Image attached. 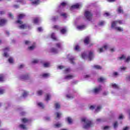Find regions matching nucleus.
<instances>
[{
    "mask_svg": "<svg viewBox=\"0 0 130 130\" xmlns=\"http://www.w3.org/2000/svg\"><path fill=\"white\" fill-rule=\"evenodd\" d=\"M61 123H57L54 125V127H56V128H58V127H60L61 126Z\"/></svg>",
    "mask_w": 130,
    "mask_h": 130,
    "instance_id": "nucleus-31",
    "label": "nucleus"
},
{
    "mask_svg": "<svg viewBox=\"0 0 130 130\" xmlns=\"http://www.w3.org/2000/svg\"><path fill=\"white\" fill-rule=\"evenodd\" d=\"M39 62V60L37 59H35L32 61V63L35 64V63H38Z\"/></svg>",
    "mask_w": 130,
    "mask_h": 130,
    "instance_id": "nucleus-39",
    "label": "nucleus"
},
{
    "mask_svg": "<svg viewBox=\"0 0 130 130\" xmlns=\"http://www.w3.org/2000/svg\"><path fill=\"white\" fill-rule=\"evenodd\" d=\"M49 76H50V75L48 73H45V74H43V78H48V77H49Z\"/></svg>",
    "mask_w": 130,
    "mask_h": 130,
    "instance_id": "nucleus-37",
    "label": "nucleus"
},
{
    "mask_svg": "<svg viewBox=\"0 0 130 130\" xmlns=\"http://www.w3.org/2000/svg\"><path fill=\"white\" fill-rule=\"evenodd\" d=\"M81 121L84 122L83 124V127L86 129L90 128L92 125H93V122L90 120H89L87 118H83L81 119Z\"/></svg>",
    "mask_w": 130,
    "mask_h": 130,
    "instance_id": "nucleus-3",
    "label": "nucleus"
},
{
    "mask_svg": "<svg viewBox=\"0 0 130 130\" xmlns=\"http://www.w3.org/2000/svg\"><path fill=\"white\" fill-rule=\"evenodd\" d=\"M34 22L35 24H37L39 22V18H36L34 20Z\"/></svg>",
    "mask_w": 130,
    "mask_h": 130,
    "instance_id": "nucleus-46",
    "label": "nucleus"
},
{
    "mask_svg": "<svg viewBox=\"0 0 130 130\" xmlns=\"http://www.w3.org/2000/svg\"><path fill=\"white\" fill-rule=\"evenodd\" d=\"M103 94L104 96H106V95H108V91H104Z\"/></svg>",
    "mask_w": 130,
    "mask_h": 130,
    "instance_id": "nucleus-62",
    "label": "nucleus"
},
{
    "mask_svg": "<svg viewBox=\"0 0 130 130\" xmlns=\"http://www.w3.org/2000/svg\"><path fill=\"white\" fill-rule=\"evenodd\" d=\"M50 97H51V95H50L49 94H47L45 98L46 101H48L50 100Z\"/></svg>",
    "mask_w": 130,
    "mask_h": 130,
    "instance_id": "nucleus-26",
    "label": "nucleus"
},
{
    "mask_svg": "<svg viewBox=\"0 0 130 130\" xmlns=\"http://www.w3.org/2000/svg\"><path fill=\"white\" fill-rule=\"evenodd\" d=\"M107 48H108V46L105 45L102 48H99L98 50V52H99V53H101V52H104L105 50H107Z\"/></svg>",
    "mask_w": 130,
    "mask_h": 130,
    "instance_id": "nucleus-8",
    "label": "nucleus"
},
{
    "mask_svg": "<svg viewBox=\"0 0 130 130\" xmlns=\"http://www.w3.org/2000/svg\"><path fill=\"white\" fill-rule=\"evenodd\" d=\"M63 68H64V67H63L62 66H59L58 67V69H59V70H62V69H63Z\"/></svg>",
    "mask_w": 130,
    "mask_h": 130,
    "instance_id": "nucleus-60",
    "label": "nucleus"
},
{
    "mask_svg": "<svg viewBox=\"0 0 130 130\" xmlns=\"http://www.w3.org/2000/svg\"><path fill=\"white\" fill-rule=\"evenodd\" d=\"M8 61L10 63H14V59L12 57H10L8 59Z\"/></svg>",
    "mask_w": 130,
    "mask_h": 130,
    "instance_id": "nucleus-34",
    "label": "nucleus"
},
{
    "mask_svg": "<svg viewBox=\"0 0 130 130\" xmlns=\"http://www.w3.org/2000/svg\"><path fill=\"white\" fill-rule=\"evenodd\" d=\"M93 68L96 70H101L102 69V68L99 65H95L93 66Z\"/></svg>",
    "mask_w": 130,
    "mask_h": 130,
    "instance_id": "nucleus-29",
    "label": "nucleus"
},
{
    "mask_svg": "<svg viewBox=\"0 0 130 130\" xmlns=\"http://www.w3.org/2000/svg\"><path fill=\"white\" fill-rule=\"evenodd\" d=\"M26 15L24 14H20L18 16V20L16 21V24H18L19 29H26L27 24H23V22L21 21V19H24Z\"/></svg>",
    "mask_w": 130,
    "mask_h": 130,
    "instance_id": "nucleus-1",
    "label": "nucleus"
},
{
    "mask_svg": "<svg viewBox=\"0 0 130 130\" xmlns=\"http://www.w3.org/2000/svg\"><path fill=\"white\" fill-rule=\"evenodd\" d=\"M74 78V76L72 75H69L64 77L65 80H72Z\"/></svg>",
    "mask_w": 130,
    "mask_h": 130,
    "instance_id": "nucleus-17",
    "label": "nucleus"
},
{
    "mask_svg": "<svg viewBox=\"0 0 130 130\" xmlns=\"http://www.w3.org/2000/svg\"><path fill=\"white\" fill-rule=\"evenodd\" d=\"M118 13L119 14H122L123 13V10H122V9H121V7H119L118 8Z\"/></svg>",
    "mask_w": 130,
    "mask_h": 130,
    "instance_id": "nucleus-23",
    "label": "nucleus"
},
{
    "mask_svg": "<svg viewBox=\"0 0 130 130\" xmlns=\"http://www.w3.org/2000/svg\"><path fill=\"white\" fill-rule=\"evenodd\" d=\"M89 108L91 110H93V109H94V108H96V106H91Z\"/></svg>",
    "mask_w": 130,
    "mask_h": 130,
    "instance_id": "nucleus-55",
    "label": "nucleus"
},
{
    "mask_svg": "<svg viewBox=\"0 0 130 130\" xmlns=\"http://www.w3.org/2000/svg\"><path fill=\"white\" fill-rule=\"evenodd\" d=\"M89 42H90V38L87 37L84 39V43L85 44H89Z\"/></svg>",
    "mask_w": 130,
    "mask_h": 130,
    "instance_id": "nucleus-19",
    "label": "nucleus"
},
{
    "mask_svg": "<svg viewBox=\"0 0 130 130\" xmlns=\"http://www.w3.org/2000/svg\"><path fill=\"white\" fill-rule=\"evenodd\" d=\"M85 28H86L85 25H78L77 26V29L78 30H84V29H85Z\"/></svg>",
    "mask_w": 130,
    "mask_h": 130,
    "instance_id": "nucleus-15",
    "label": "nucleus"
},
{
    "mask_svg": "<svg viewBox=\"0 0 130 130\" xmlns=\"http://www.w3.org/2000/svg\"><path fill=\"white\" fill-rule=\"evenodd\" d=\"M30 41H25V44L26 45H28V44H30Z\"/></svg>",
    "mask_w": 130,
    "mask_h": 130,
    "instance_id": "nucleus-63",
    "label": "nucleus"
},
{
    "mask_svg": "<svg viewBox=\"0 0 130 130\" xmlns=\"http://www.w3.org/2000/svg\"><path fill=\"white\" fill-rule=\"evenodd\" d=\"M38 106H39V107H40V108H42V109L44 108V105H43L42 103H38Z\"/></svg>",
    "mask_w": 130,
    "mask_h": 130,
    "instance_id": "nucleus-30",
    "label": "nucleus"
},
{
    "mask_svg": "<svg viewBox=\"0 0 130 130\" xmlns=\"http://www.w3.org/2000/svg\"><path fill=\"white\" fill-rule=\"evenodd\" d=\"M67 32V28H62L60 30V33L61 34H64Z\"/></svg>",
    "mask_w": 130,
    "mask_h": 130,
    "instance_id": "nucleus-36",
    "label": "nucleus"
},
{
    "mask_svg": "<svg viewBox=\"0 0 130 130\" xmlns=\"http://www.w3.org/2000/svg\"><path fill=\"white\" fill-rule=\"evenodd\" d=\"M101 108H102L101 106H98V107H96L95 109V112H98L100 111V109H101Z\"/></svg>",
    "mask_w": 130,
    "mask_h": 130,
    "instance_id": "nucleus-33",
    "label": "nucleus"
},
{
    "mask_svg": "<svg viewBox=\"0 0 130 130\" xmlns=\"http://www.w3.org/2000/svg\"><path fill=\"white\" fill-rule=\"evenodd\" d=\"M56 47L55 48H52L50 49V52H52V53H58V51H59V49H61L62 48V44L61 43H58L55 44Z\"/></svg>",
    "mask_w": 130,
    "mask_h": 130,
    "instance_id": "nucleus-4",
    "label": "nucleus"
},
{
    "mask_svg": "<svg viewBox=\"0 0 130 130\" xmlns=\"http://www.w3.org/2000/svg\"><path fill=\"white\" fill-rule=\"evenodd\" d=\"M5 80V76L4 75H0V82H3Z\"/></svg>",
    "mask_w": 130,
    "mask_h": 130,
    "instance_id": "nucleus-27",
    "label": "nucleus"
},
{
    "mask_svg": "<svg viewBox=\"0 0 130 130\" xmlns=\"http://www.w3.org/2000/svg\"><path fill=\"white\" fill-rule=\"evenodd\" d=\"M30 1H31L32 5L35 6L37 5H39V4H40V1L39 0H30Z\"/></svg>",
    "mask_w": 130,
    "mask_h": 130,
    "instance_id": "nucleus-12",
    "label": "nucleus"
},
{
    "mask_svg": "<svg viewBox=\"0 0 130 130\" xmlns=\"http://www.w3.org/2000/svg\"><path fill=\"white\" fill-rule=\"evenodd\" d=\"M84 16L88 21H91V20H92V14L91 12L89 11H86L85 12Z\"/></svg>",
    "mask_w": 130,
    "mask_h": 130,
    "instance_id": "nucleus-6",
    "label": "nucleus"
},
{
    "mask_svg": "<svg viewBox=\"0 0 130 130\" xmlns=\"http://www.w3.org/2000/svg\"><path fill=\"white\" fill-rule=\"evenodd\" d=\"M74 49L75 50H76V51H79V50H80V46H79V45H76L74 47Z\"/></svg>",
    "mask_w": 130,
    "mask_h": 130,
    "instance_id": "nucleus-43",
    "label": "nucleus"
},
{
    "mask_svg": "<svg viewBox=\"0 0 130 130\" xmlns=\"http://www.w3.org/2000/svg\"><path fill=\"white\" fill-rule=\"evenodd\" d=\"M43 66L44 67V68H48L50 66V64L48 62H45L43 64Z\"/></svg>",
    "mask_w": 130,
    "mask_h": 130,
    "instance_id": "nucleus-32",
    "label": "nucleus"
},
{
    "mask_svg": "<svg viewBox=\"0 0 130 130\" xmlns=\"http://www.w3.org/2000/svg\"><path fill=\"white\" fill-rule=\"evenodd\" d=\"M117 24H122V21L121 20H117L115 21H113L111 23V28L114 29L116 31H118L119 32H122L123 29L120 27H116Z\"/></svg>",
    "mask_w": 130,
    "mask_h": 130,
    "instance_id": "nucleus-2",
    "label": "nucleus"
},
{
    "mask_svg": "<svg viewBox=\"0 0 130 130\" xmlns=\"http://www.w3.org/2000/svg\"><path fill=\"white\" fill-rule=\"evenodd\" d=\"M120 70L121 72L123 71H125V70H126V67H121L120 68Z\"/></svg>",
    "mask_w": 130,
    "mask_h": 130,
    "instance_id": "nucleus-47",
    "label": "nucleus"
},
{
    "mask_svg": "<svg viewBox=\"0 0 130 130\" xmlns=\"http://www.w3.org/2000/svg\"><path fill=\"white\" fill-rule=\"evenodd\" d=\"M21 121L23 123H28V122H30V120L24 118L21 119Z\"/></svg>",
    "mask_w": 130,
    "mask_h": 130,
    "instance_id": "nucleus-16",
    "label": "nucleus"
},
{
    "mask_svg": "<svg viewBox=\"0 0 130 130\" xmlns=\"http://www.w3.org/2000/svg\"><path fill=\"white\" fill-rule=\"evenodd\" d=\"M105 24V22L104 21H101L98 23L99 26H104V25Z\"/></svg>",
    "mask_w": 130,
    "mask_h": 130,
    "instance_id": "nucleus-35",
    "label": "nucleus"
},
{
    "mask_svg": "<svg viewBox=\"0 0 130 130\" xmlns=\"http://www.w3.org/2000/svg\"><path fill=\"white\" fill-rule=\"evenodd\" d=\"M81 56L82 58H88L89 60H92L93 57V52L91 51H89L88 55H87L86 53H83L81 55Z\"/></svg>",
    "mask_w": 130,
    "mask_h": 130,
    "instance_id": "nucleus-5",
    "label": "nucleus"
},
{
    "mask_svg": "<svg viewBox=\"0 0 130 130\" xmlns=\"http://www.w3.org/2000/svg\"><path fill=\"white\" fill-rule=\"evenodd\" d=\"M8 16L9 17H10V18H11V19H13V14H12V13H9L8 14Z\"/></svg>",
    "mask_w": 130,
    "mask_h": 130,
    "instance_id": "nucleus-58",
    "label": "nucleus"
},
{
    "mask_svg": "<svg viewBox=\"0 0 130 130\" xmlns=\"http://www.w3.org/2000/svg\"><path fill=\"white\" fill-rule=\"evenodd\" d=\"M119 59L120 60H122V59H125V56L122 55L121 56L119 57Z\"/></svg>",
    "mask_w": 130,
    "mask_h": 130,
    "instance_id": "nucleus-42",
    "label": "nucleus"
},
{
    "mask_svg": "<svg viewBox=\"0 0 130 130\" xmlns=\"http://www.w3.org/2000/svg\"><path fill=\"white\" fill-rule=\"evenodd\" d=\"M19 127L21 129L27 130L28 129V128H27V126H26V125H25L24 124H21L19 125Z\"/></svg>",
    "mask_w": 130,
    "mask_h": 130,
    "instance_id": "nucleus-14",
    "label": "nucleus"
},
{
    "mask_svg": "<svg viewBox=\"0 0 130 130\" xmlns=\"http://www.w3.org/2000/svg\"><path fill=\"white\" fill-rule=\"evenodd\" d=\"M55 107L56 109H59V108H60V105L59 103H57L55 104Z\"/></svg>",
    "mask_w": 130,
    "mask_h": 130,
    "instance_id": "nucleus-24",
    "label": "nucleus"
},
{
    "mask_svg": "<svg viewBox=\"0 0 130 130\" xmlns=\"http://www.w3.org/2000/svg\"><path fill=\"white\" fill-rule=\"evenodd\" d=\"M123 118V115L122 114H121L119 116V119H122Z\"/></svg>",
    "mask_w": 130,
    "mask_h": 130,
    "instance_id": "nucleus-61",
    "label": "nucleus"
},
{
    "mask_svg": "<svg viewBox=\"0 0 130 130\" xmlns=\"http://www.w3.org/2000/svg\"><path fill=\"white\" fill-rule=\"evenodd\" d=\"M51 37L52 39H53V40H57V38H56V37H55L54 33H52L51 34Z\"/></svg>",
    "mask_w": 130,
    "mask_h": 130,
    "instance_id": "nucleus-22",
    "label": "nucleus"
},
{
    "mask_svg": "<svg viewBox=\"0 0 130 130\" xmlns=\"http://www.w3.org/2000/svg\"><path fill=\"white\" fill-rule=\"evenodd\" d=\"M81 7H82V4H81L80 3H78L77 4L73 5L71 7V10H74V9H80V8H81Z\"/></svg>",
    "mask_w": 130,
    "mask_h": 130,
    "instance_id": "nucleus-9",
    "label": "nucleus"
},
{
    "mask_svg": "<svg viewBox=\"0 0 130 130\" xmlns=\"http://www.w3.org/2000/svg\"><path fill=\"white\" fill-rule=\"evenodd\" d=\"M114 128H117V126H118V123L117 122H115L113 125Z\"/></svg>",
    "mask_w": 130,
    "mask_h": 130,
    "instance_id": "nucleus-44",
    "label": "nucleus"
},
{
    "mask_svg": "<svg viewBox=\"0 0 130 130\" xmlns=\"http://www.w3.org/2000/svg\"><path fill=\"white\" fill-rule=\"evenodd\" d=\"M69 59L71 63H72L73 64H74L75 63V62H74V60H75V57H69Z\"/></svg>",
    "mask_w": 130,
    "mask_h": 130,
    "instance_id": "nucleus-20",
    "label": "nucleus"
},
{
    "mask_svg": "<svg viewBox=\"0 0 130 130\" xmlns=\"http://www.w3.org/2000/svg\"><path fill=\"white\" fill-rule=\"evenodd\" d=\"M126 62H129L130 61V56H128L125 59Z\"/></svg>",
    "mask_w": 130,
    "mask_h": 130,
    "instance_id": "nucleus-51",
    "label": "nucleus"
},
{
    "mask_svg": "<svg viewBox=\"0 0 130 130\" xmlns=\"http://www.w3.org/2000/svg\"><path fill=\"white\" fill-rule=\"evenodd\" d=\"M118 76H119V74L117 72L113 73V77L116 78V77H118Z\"/></svg>",
    "mask_w": 130,
    "mask_h": 130,
    "instance_id": "nucleus-38",
    "label": "nucleus"
},
{
    "mask_svg": "<svg viewBox=\"0 0 130 130\" xmlns=\"http://www.w3.org/2000/svg\"><path fill=\"white\" fill-rule=\"evenodd\" d=\"M22 96L24 97V98H25V97H27V96H28V92L24 91Z\"/></svg>",
    "mask_w": 130,
    "mask_h": 130,
    "instance_id": "nucleus-41",
    "label": "nucleus"
},
{
    "mask_svg": "<svg viewBox=\"0 0 130 130\" xmlns=\"http://www.w3.org/2000/svg\"><path fill=\"white\" fill-rule=\"evenodd\" d=\"M106 79L103 78V77H101L98 79V82H104Z\"/></svg>",
    "mask_w": 130,
    "mask_h": 130,
    "instance_id": "nucleus-25",
    "label": "nucleus"
},
{
    "mask_svg": "<svg viewBox=\"0 0 130 130\" xmlns=\"http://www.w3.org/2000/svg\"><path fill=\"white\" fill-rule=\"evenodd\" d=\"M111 52H114L115 51V48H112L110 49Z\"/></svg>",
    "mask_w": 130,
    "mask_h": 130,
    "instance_id": "nucleus-59",
    "label": "nucleus"
},
{
    "mask_svg": "<svg viewBox=\"0 0 130 130\" xmlns=\"http://www.w3.org/2000/svg\"><path fill=\"white\" fill-rule=\"evenodd\" d=\"M57 16H53L52 18V21H55V20H56L57 19Z\"/></svg>",
    "mask_w": 130,
    "mask_h": 130,
    "instance_id": "nucleus-54",
    "label": "nucleus"
},
{
    "mask_svg": "<svg viewBox=\"0 0 130 130\" xmlns=\"http://www.w3.org/2000/svg\"><path fill=\"white\" fill-rule=\"evenodd\" d=\"M109 128H110V126H105L104 127V130H108Z\"/></svg>",
    "mask_w": 130,
    "mask_h": 130,
    "instance_id": "nucleus-49",
    "label": "nucleus"
},
{
    "mask_svg": "<svg viewBox=\"0 0 130 130\" xmlns=\"http://www.w3.org/2000/svg\"><path fill=\"white\" fill-rule=\"evenodd\" d=\"M21 80H28L29 79V76L28 75H23L20 77Z\"/></svg>",
    "mask_w": 130,
    "mask_h": 130,
    "instance_id": "nucleus-18",
    "label": "nucleus"
},
{
    "mask_svg": "<svg viewBox=\"0 0 130 130\" xmlns=\"http://www.w3.org/2000/svg\"><path fill=\"white\" fill-rule=\"evenodd\" d=\"M42 30H43L42 27H39L38 28V31H39V32H41Z\"/></svg>",
    "mask_w": 130,
    "mask_h": 130,
    "instance_id": "nucleus-64",
    "label": "nucleus"
},
{
    "mask_svg": "<svg viewBox=\"0 0 130 130\" xmlns=\"http://www.w3.org/2000/svg\"><path fill=\"white\" fill-rule=\"evenodd\" d=\"M61 16H62V17H63V18H67V14L66 13L61 14Z\"/></svg>",
    "mask_w": 130,
    "mask_h": 130,
    "instance_id": "nucleus-53",
    "label": "nucleus"
},
{
    "mask_svg": "<svg viewBox=\"0 0 130 130\" xmlns=\"http://www.w3.org/2000/svg\"><path fill=\"white\" fill-rule=\"evenodd\" d=\"M65 6H67V3L62 2V3H61L60 8H63V7H65Z\"/></svg>",
    "mask_w": 130,
    "mask_h": 130,
    "instance_id": "nucleus-40",
    "label": "nucleus"
},
{
    "mask_svg": "<svg viewBox=\"0 0 130 130\" xmlns=\"http://www.w3.org/2000/svg\"><path fill=\"white\" fill-rule=\"evenodd\" d=\"M9 50H10V48L8 47L6 48L5 49H4V56H5V57H8L9 56V54L7 53V52L9 51Z\"/></svg>",
    "mask_w": 130,
    "mask_h": 130,
    "instance_id": "nucleus-10",
    "label": "nucleus"
},
{
    "mask_svg": "<svg viewBox=\"0 0 130 130\" xmlns=\"http://www.w3.org/2000/svg\"><path fill=\"white\" fill-rule=\"evenodd\" d=\"M35 47H36V46L35 45V44H34L31 46L28 47V49L29 50H33V49H34Z\"/></svg>",
    "mask_w": 130,
    "mask_h": 130,
    "instance_id": "nucleus-28",
    "label": "nucleus"
},
{
    "mask_svg": "<svg viewBox=\"0 0 130 130\" xmlns=\"http://www.w3.org/2000/svg\"><path fill=\"white\" fill-rule=\"evenodd\" d=\"M67 98H68L69 99H72V98H73V96L70 95V94H67Z\"/></svg>",
    "mask_w": 130,
    "mask_h": 130,
    "instance_id": "nucleus-52",
    "label": "nucleus"
},
{
    "mask_svg": "<svg viewBox=\"0 0 130 130\" xmlns=\"http://www.w3.org/2000/svg\"><path fill=\"white\" fill-rule=\"evenodd\" d=\"M69 72H71V69H70L69 68L66 69V70H65L66 74H67V73H69Z\"/></svg>",
    "mask_w": 130,
    "mask_h": 130,
    "instance_id": "nucleus-57",
    "label": "nucleus"
},
{
    "mask_svg": "<svg viewBox=\"0 0 130 130\" xmlns=\"http://www.w3.org/2000/svg\"><path fill=\"white\" fill-rule=\"evenodd\" d=\"M100 91H101V86H99L98 87L93 88L92 92L94 94H98Z\"/></svg>",
    "mask_w": 130,
    "mask_h": 130,
    "instance_id": "nucleus-7",
    "label": "nucleus"
},
{
    "mask_svg": "<svg viewBox=\"0 0 130 130\" xmlns=\"http://www.w3.org/2000/svg\"><path fill=\"white\" fill-rule=\"evenodd\" d=\"M126 79L127 81L129 82L130 81V76L129 75L127 76L126 77Z\"/></svg>",
    "mask_w": 130,
    "mask_h": 130,
    "instance_id": "nucleus-56",
    "label": "nucleus"
},
{
    "mask_svg": "<svg viewBox=\"0 0 130 130\" xmlns=\"http://www.w3.org/2000/svg\"><path fill=\"white\" fill-rule=\"evenodd\" d=\"M4 93H5V90L2 88H0V95L4 94Z\"/></svg>",
    "mask_w": 130,
    "mask_h": 130,
    "instance_id": "nucleus-50",
    "label": "nucleus"
},
{
    "mask_svg": "<svg viewBox=\"0 0 130 130\" xmlns=\"http://www.w3.org/2000/svg\"><path fill=\"white\" fill-rule=\"evenodd\" d=\"M67 121H68V123L69 124H72L73 123V119L70 117L67 118Z\"/></svg>",
    "mask_w": 130,
    "mask_h": 130,
    "instance_id": "nucleus-21",
    "label": "nucleus"
},
{
    "mask_svg": "<svg viewBox=\"0 0 130 130\" xmlns=\"http://www.w3.org/2000/svg\"><path fill=\"white\" fill-rule=\"evenodd\" d=\"M56 114L57 118H59L60 117V116H61V113H60L57 112L56 113Z\"/></svg>",
    "mask_w": 130,
    "mask_h": 130,
    "instance_id": "nucleus-45",
    "label": "nucleus"
},
{
    "mask_svg": "<svg viewBox=\"0 0 130 130\" xmlns=\"http://www.w3.org/2000/svg\"><path fill=\"white\" fill-rule=\"evenodd\" d=\"M7 23V20L0 18V26H4Z\"/></svg>",
    "mask_w": 130,
    "mask_h": 130,
    "instance_id": "nucleus-11",
    "label": "nucleus"
},
{
    "mask_svg": "<svg viewBox=\"0 0 130 130\" xmlns=\"http://www.w3.org/2000/svg\"><path fill=\"white\" fill-rule=\"evenodd\" d=\"M111 86L113 89H119V86L115 83H111Z\"/></svg>",
    "mask_w": 130,
    "mask_h": 130,
    "instance_id": "nucleus-13",
    "label": "nucleus"
},
{
    "mask_svg": "<svg viewBox=\"0 0 130 130\" xmlns=\"http://www.w3.org/2000/svg\"><path fill=\"white\" fill-rule=\"evenodd\" d=\"M43 93V91L42 90H39L37 92L38 95L39 96H40L41 95H42V93Z\"/></svg>",
    "mask_w": 130,
    "mask_h": 130,
    "instance_id": "nucleus-48",
    "label": "nucleus"
}]
</instances>
